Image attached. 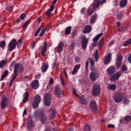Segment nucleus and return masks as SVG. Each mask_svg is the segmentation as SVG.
Wrapping results in <instances>:
<instances>
[{"instance_id": "nucleus-21", "label": "nucleus", "mask_w": 131, "mask_h": 131, "mask_svg": "<svg viewBox=\"0 0 131 131\" xmlns=\"http://www.w3.org/2000/svg\"><path fill=\"white\" fill-rule=\"evenodd\" d=\"M80 65L78 64L75 65L72 71V74L74 75L76 74L78 70L80 68Z\"/></svg>"}, {"instance_id": "nucleus-11", "label": "nucleus", "mask_w": 131, "mask_h": 131, "mask_svg": "<svg viewBox=\"0 0 131 131\" xmlns=\"http://www.w3.org/2000/svg\"><path fill=\"white\" fill-rule=\"evenodd\" d=\"M16 41L15 39H13L9 44L8 50L11 51L16 47Z\"/></svg>"}, {"instance_id": "nucleus-7", "label": "nucleus", "mask_w": 131, "mask_h": 131, "mask_svg": "<svg viewBox=\"0 0 131 131\" xmlns=\"http://www.w3.org/2000/svg\"><path fill=\"white\" fill-rule=\"evenodd\" d=\"M54 90L55 95L58 97H60V95L62 94L63 93V91L61 90L59 86L58 85H57L54 87Z\"/></svg>"}, {"instance_id": "nucleus-58", "label": "nucleus", "mask_w": 131, "mask_h": 131, "mask_svg": "<svg viewBox=\"0 0 131 131\" xmlns=\"http://www.w3.org/2000/svg\"><path fill=\"white\" fill-rule=\"evenodd\" d=\"M72 91L73 94L76 95L77 96L79 97V95L76 93V91L74 89H73Z\"/></svg>"}, {"instance_id": "nucleus-33", "label": "nucleus", "mask_w": 131, "mask_h": 131, "mask_svg": "<svg viewBox=\"0 0 131 131\" xmlns=\"http://www.w3.org/2000/svg\"><path fill=\"white\" fill-rule=\"evenodd\" d=\"M108 88L110 90H114L116 88V86L115 84L111 85L110 84L108 86Z\"/></svg>"}, {"instance_id": "nucleus-30", "label": "nucleus", "mask_w": 131, "mask_h": 131, "mask_svg": "<svg viewBox=\"0 0 131 131\" xmlns=\"http://www.w3.org/2000/svg\"><path fill=\"white\" fill-rule=\"evenodd\" d=\"M52 114L49 116V119L51 120L53 119L56 116V113L55 110H52Z\"/></svg>"}, {"instance_id": "nucleus-8", "label": "nucleus", "mask_w": 131, "mask_h": 131, "mask_svg": "<svg viewBox=\"0 0 131 131\" xmlns=\"http://www.w3.org/2000/svg\"><path fill=\"white\" fill-rule=\"evenodd\" d=\"M95 69L94 68H91V70L92 71L90 74V77L92 81H95L96 78H98V74L96 72H94Z\"/></svg>"}, {"instance_id": "nucleus-24", "label": "nucleus", "mask_w": 131, "mask_h": 131, "mask_svg": "<svg viewBox=\"0 0 131 131\" xmlns=\"http://www.w3.org/2000/svg\"><path fill=\"white\" fill-rule=\"evenodd\" d=\"M91 29L92 28L90 26L86 25L85 27L83 32L84 33H89L91 31Z\"/></svg>"}, {"instance_id": "nucleus-14", "label": "nucleus", "mask_w": 131, "mask_h": 131, "mask_svg": "<svg viewBox=\"0 0 131 131\" xmlns=\"http://www.w3.org/2000/svg\"><path fill=\"white\" fill-rule=\"evenodd\" d=\"M103 33H101L100 34L97 35L93 39V41L95 43H93L92 44V46L94 47L96 46V42L99 39L100 37H101L103 35Z\"/></svg>"}, {"instance_id": "nucleus-43", "label": "nucleus", "mask_w": 131, "mask_h": 131, "mask_svg": "<svg viewBox=\"0 0 131 131\" xmlns=\"http://www.w3.org/2000/svg\"><path fill=\"white\" fill-rule=\"evenodd\" d=\"M57 0H54L53 1V4L51 6L50 9H51V11H52L54 9V5L56 3Z\"/></svg>"}, {"instance_id": "nucleus-29", "label": "nucleus", "mask_w": 131, "mask_h": 131, "mask_svg": "<svg viewBox=\"0 0 131 131\" xmlns=\"http://www.w3.org/2000/svg\"><path fill=\"white\" fill-rule=\"evenodd\" d=\"M127 3V0H121L120 3V6L122 7H125Z\"/></svg>"}, {"instance_id": "nucleus-61", "label": "nucleus", "mask_w": 131, "mask_h": 131, "mask_svg": "<svg viewBox=\"0 0 131 131\" xmlns=\"http://www.w3.org/2000/svg\"><path fill=\"white\" fill-rule=\"evenodd\" d=\"M86 71L87 72V71L88 67V62L87 61L86 62Z\"/></svg>"}, {"instance_id": "nucleus-60", "label": "nucleus", "mask_w": 131, "mask_h": 131, "mask_svg": "<svg viewBox=\"0 0 131 131\" xmlns=\"http://www.w3.org/2000/svg\"><path fill=\"white\" fill-rule=\"evenodd\" d=\"M27 114V110L26 109H25L24 111L23 114V116H24L25 115H26Z\"/></svg>"}, {"instance_id": "nucleus-35", "label": "nucleus", "mask_w": 131, "mask_h": 131, "mask_svg": "<svg viewBox=\"0 0 131 131\" xmlns=\"http://www.w3.org/2000/svg\"><path fill=\"white\" fill-rule=\"evenodd\" d=\"M7 62V61L5 60H3L0 62V68H2L5 65Z\"/></svg>"}, {"instance_id": "nucleus-25", "label": "nucleus", "mask_w": 131, "mask_h": 131, "mask_svg": "<svg viewBox=\"0 0 131 131\" xmlns=\"http://www.w3.org/2000/svg\"><path fill=\"white\" fill-rule=\"evenodd\" d=\"M64 45L63 43V42H59V44L58 46V52L60 53L62 51Z\"/></svg>"}, {"instance_id": "nucleus-5", "label": "nucleus", "mask_w": 131, "mask_h": 131, "mask_svg": "<svg viewBox=\"0 0 131 131\" xmlns=\"http://www.w3.org/2000/svg\"><path fill=\"white\" fill-rule=\"evenodd\" d=\"M124 95L121 94H115L113 96L114 100L116 103H118L123 100Z\"/></svg>"}, {"instance_id": "nucleus-17", "label": "nucleus", "mask_w": 131, "mask_h": 131, "mask_svg": "<svg viewBox=\"0 0 131 131\" xmlns=\"http://www.w3.org/2000/svg\"><path fill=\"white\" fill-rule=\"evenodd\" d=\"M90 109L93 111L96 110L97 108V106L96 102L94 101H92L90 105Z\"/></svg>"}, {"instance_id": "nucleus-22", "label": "nucleus", "mask_w": 131, "mask_h": 131, "mask_svg": "<svg viewBox=\"0 0 131 131\" xmlns=\"http://www.w3.org/2000/svg\"><path fill=\"white\" fill-rule=\"evenodd\" d=\"M80 100V102L83 105H85L86 104L87 101L86 99L84 96H81L80 97H79Z\"/></svg>"}, {"instance_id": "nucleus-18", "label": "nucleus", "mask_w": 131, "mask_h": 131, "mask_svg": "<svg viewBox=\"0 0 131 131\" xmlns=\"http://www.w3.org/2000/svg\"><path fill=\"white\" fill-rule=\"evenodd\" d=\"M121 74V73L119 72H116L112 76L111 78V80L112 81L118 79Z\"/></svg>"}, {"instance_id": "nucleus-26", "label": "nucleus", "mask_w": 131, "mask_h": 131, "mask_svg": "<svg viewBox=\"0 0 131 131\" xmlns=\"http://www.w3.org/2000/svg\"><path fill=\"white\" fill-rule=\"evenodd\" d=\"M104 39L102 38L100 40L98 45V48L99 49H101L102 47L104 44Z\"/></svg>"}, {"instance_id": "nucleus-37", "label": "nucleus", "mask_w": 131, "mask_h": 131, "mask_svg": "<svg viewBox=\"0 0 131 131\" xmlns=\"http://www.w3.org/2000/svg\"><path fill=\"white\" fill-rule=\"evenodd\" d=\"M131 43V38L125 41L123 44V45L125 46H126L129 45Z\"/></svg>"}, {"instance_id": "nucleus-40", "label": "nucleus", "mask_w": 131, "mask_h": 131, "mask_svg": "<svg viewBox=\"0 0 131 131\" xmlns=\"http://www.w3.org/2000/svg\"><path fill=\"white\" fill-rule=\"evenodd\" d=\"M54 80L53 78L51 77L49 81V83L47 86V88L48 89V87H49L51 84H53Z\"/></svg>"}, {"instance_id": "nucleus-53", "label": "nucleus", "mask_w": 131, "mask_h": 131, "mask_svg": "<svg viewBox=\"0 0 131 131\" xmlns=\"http://www.w3.org/2000/svg\"><path fill=\"white\" fill-rule=\"evenodd\" d=\"M107 127L108 128H115V126L113 124H108L107 126Z\"/></svg>"}, {"instance_id": "nucleus-15", "label": "nucleus", "mask_w": 131, "mask_h": 131, "mask_svg": "<svg viewBox=\"0 0 131 131\" xmlns=\"http://www.w3.org/2000/svg\"><path fill=\"white\" fill-rule=\"evenodd\" d=\"M112 54L110 53H108L104 57V63L105 64H107L109 63L111 60Z\"/></svg>"}, {"instance_id": "nucleus-4", "label": "nucleus", "mask_w": 131, "mask_h": 131, "mask_svg": "<svg viewBox=\"0 0 131 131\" xmlns=\"http://www.w3.org/2000/svg\"><path fill=\"white\" fill-rule=\"evenodd\" d=\"M44 98L45 105L47 106H50L51 103L50 100L51 99V95L50 93H45Z\"/></svg>"}, {"instance_id": "nucleus-39", "label": "nucleus", "mask_w": 131, "mask_h": 131, "mask_svg": "<svg viewBox=\"0 0 131 131\" xmlns=\"http://www.w3.org/2000/svg\"><path fill=\"white\" fill-rule=\"evenodd\" d=\"M8 72L6 70L4 72V73L2 75V77L1 79V80L2 81L6 77L7 75L8 74Z\"/></svg>"}, {"instance_id": "nucleus-57", "label": "nucleus", "mask_w": 131, "mask_h": 131, "mask_svg": "<svg viewBox=\"0 0 131 131\" xmlns=\"http://www.w3.org/2000/svg\"><path fill=\"white\" fill-rule=\"evenodd\" d=\"M122 13L119 14L117 16V18L118 19H119L122 17Z\"/></svg>"}, {"instance_id": "nucleus-16", "label": "nucleus", "mask_w": 131, "mask_h": 131, "mask_svg": "<svg viewBox=\"0 0 131 131\" xmlns=\"http://www.w3.org/2000/svg\"><path fill=\"white\" fill-rule=\"evenodd\" d=\"M106 71L108 74L111 76L115 72V68L113 66H111L107 69Z\"/></svg>"}, {"instance_id": "nucleus-38", "label": "nucleus", "mask_w": 131, "mask_h": 131, "mask_svg": "<svg viewBox=\"0 0 131 131\" xmlns=\"http://www.w3.org/2000/svg\"><path fill=\"white\" fill-rule=\"evenodd\" d=\"M83 131H90V126L88 125H85L84 126Z\"/></svg>"}, {"instance_id": "nucleus-27", "label": "nucleus", "mask_w": 131, "mask_h": 131, "mask_svg": "<svg viewBox=\"0 0 131 131\" xmlns=\"http://www.w3.org/2000/svg\"><path fill=\"white\" fill-rule=\"evenodd\" d=\"M48 67V65L45 63L42 64L41 67V69L42 72H45L46 71Z\"/></svg>"}, {"instance_id": "nucleus-32", "label": "nucleus", "mask_w": 131, "mask_h": 131, "mask_svg": "<svg viewBox=\"0 0 131 131\" xmlns=\"http://www.w3.org/2000/svg\"><path fill=\"white\" fill-rule=\"evenodd\" d=\"M94 56V57L95 59V60L96 62L98 60V59L99 58V56L98 54L97 50H96L95 51L94 54H93V56Z\"/></svg>"}, {"instance_id": "nucleus-45", "label": "nucleus", "mask_w": 131, "mask_h": 131, "mask_svg": "<svg viewBox=\"0 0 131 131\" xmlns=\"http://www.w3.org/2000/svg\"><path fill=\"white\" fill-rule=\"evenodd\" d=\"M89 60L90 61L91 65L92 66H93L94 65V63L93 59L91 58H89Z\"/></svg>"}, {"instance_id": "nucleus-20", "label": "nucleus", "mask_w": 131, "mask_h": 131, "mask_svg": "<svg viewBox=\"0 0 131 131\" xmlns=\"http://www.w3.org/2000/svg\"><path fill=\"white\" fill-rule=\"evenodd\" d=\"M16 66L17 72L18 70H19L20 72H22L23 71V67L22 65L20 64H16L15 66L14 70H15V67Z\"/></svg>"}, {"instance_id": "nucleus-59", "label": "nucleus", "mask_w": 131, "mask_h": 131, "mask_svg": "<svg viewBox=\"0 0 131 131\" xmlns=\"http://www.w3.org/2000/svg\"><path fill=\"white\" fill-rule=\"evenodd\" d=\"M86 10V9L85 8H83L81 9V12L82 14H83L84 12Z\"/></svg>"}, {"instance_id": "nucleus-13", "label": "nucleus", "mask_w": 131, "mask_h": 131, "mask_svg": "<svg viewBox=\"0 0 131 131\" xmlns=\"http://www.w3.org/2000/svg\"><path fill=\"white\" fill-rule=\"evenodd\" d=\"M8 100L6 97H3L2 100L1 108L2 109L5 108L8 104Z\"/></svg>"}, {"instance_id": "nucleus-55", "label": "nucleus", "mask_w": 131, "mask_h": 131, "mask_svg": "<svg viewBox=\"0 0 131 131\" xmlns=\"http://www.w3.org/2000/svg\"><path fill=\"white\" fill-rule=\"evenodd\" d=\"M129 102L130 101L129 100L125 98L124 100V103H125L126 104H128Z\"/></svg>"}, {"instance_id": "nucleus-2", "label": "nucleus", "mask_w": 131, "mask_h": 131, "mask_svg": "<svg viewBox=\"0 0 131 131\" xmlns=\"http://www.w3.org/2000/svg\"><path fill=\"white\" fill-rule=\"evenodd\" d=\"M35 118L37 120L39 119V117L41 118V121L43 123H44L46 120L47 116L44 114L42 111H37L35 114Z\"/></svg>"}, {"instance_id": "nucleus-42", "label": "nucleus", "mask_w": 131, "mask_h": 131, "mask_svg": "<svg viewBox=\"0 0 131 131\" xmlns=\"http://www.w3.org/2000/svg\"><path fill=\"white\" fill-rule=\"evenodd\" d=\"M52 11H51V9H50V8L49 9H48L47 11L46 12L45 14H46L48 16H51V12Z\"/></svg>"}, {"instance_id": "nucleus-3", "label": "nucleus", "mask_w": 131, "mask_h": 131, "mask_svg": "<svg viewBox=\"0 0 131 131\" xmlns=\"http://www.w3.org/2000/svg\"><path fill=\"white\" fill-rule=\"evenodd\" d=\"M100 86L98 84H95L93 85L92 94L93 95L97 96L100 93Z\"/></svg>"}, {"instance_id": "nucleus-19", "label": "nucleus", "mask_w": 131, "mask_h": 131, "mask_svg": "<svg viewBox=\"0 0 131 131\" xmlns=\"http://www.w3.org/2000/svg\"><path fill=\"white\" fill-rule=\"evenodd\" d=\"M47 49V44L46 42H45L44 43L43 46L41 50L40 51L42 55L44 56L45 55V52L46 51Z\"/></svg>"}, {"instance_id": "nucleus-54", "label": "nucleus", "mask_w": 131, "mask_h": 131, "mask_svg": "<svg viewBox=\"0 0 131 131\" xmlns=\"http://www.w3.org/2000/svg\"><path fill=\"white\" fill-rule=\"evenodd\" d=\"M25 17V14L24 13H23L21 15L20 17L21 20H23L24 18Z\"/></svg>"}, {"instance_id": "nucleus-50", "label": "nucleus", "mask_w": 131, "mask_h": 131, "mask_svg": "<svg viewBox=\"0 0 131 131\" xmlns=\"http://www.w3.org/2000/svg\"><path fill=\"white\" fill-rule=\"evenodd\" d=\"M41 27H40L35 32V34L34 35V36L35 37H36L37 36V35L39 33V31L41 30Z\"/></svg>"}, {"instance_id": "nucleus-34", "label": "nucleus", "mask_w": 131, "mask_h": 131, "mask_svg": "<svg viewBox=\"0 0 131 131\" xmlns=\"http://www.w3.org/2000/svg\"><path fill=\"white\" fill-rule=\"evenodd\" d=\"M96 17L97 15L96 14H95L93 15L91 18V23L92 24L93 23L95 22Z\"/></svg>"}, {"instance_id": "nucleus-41", "label": "nucleus", "mask_w": 131, "mask_h": 131, "mask_svg": "<svg viewBox=\"0 0 131 131\" xmlns=\"http://www.w3.org/2000/svg\"><path fill=\"white\" fill-rule=\"evenodd\" d=\"M22 43V40L21 39H20L18 41L16 44L17 45V47L18 48H20L21 47Z\"/></svg>"}, {"instance_id": "nucleus-28", "label": "nucleus", "mask_w": 131, "mask_h": 131, "mask_svg": "<svg viewBox=\"0 0 131 131\" xmlns=\"http://www.w3.org/2000/svg\"><path fill=\"white\" fill-rule=\"evenodd\" d=\"M28 129L30 128L31 127H33L34 124L33 122L30 119L28 120Z\"/></svg>"}, {"instance_id": "nucleus-49", "label": "nucleus", "mask_w": 131, "mask_h": 131, "mask_svg": "<svg viewBox=\"0 0 131 131\" xmlns=\"http://www.w3.org/2000/svg\"><path fill=\"white\" fill-rule=\"evenodd\" d=\"M29 20H27L26 22L23 25V27L24 28H26L27 27V26L29 24Z\"/></svg>"}, {"instance_id": "nucleus-63", "label": "nucleus", "mask_w": 131, "mask_h": 131, "mask_svg": "<svg viewBox=\"0 0 131 131\" xmlns=\"http://www.w3.org/2000/svg\"><path fill=\"white\" fill-rule=\"evenodd\" d=\"M49 88L50 89V90H49V92H51L52 90H53V88L51 87L50 86H49V87H48V89L47 88V89L48 90Z\"/></svg>"}, {"instance_id": "nucleus-6", "label": "nucleus", "mask_w": 131, "mask_h": 131, "mask_svg": "<svg viewBox=\"0 0 131 131\" xmlns=\"http://www.w3.org/2000/svg\"><path fill=\"white\" fill-rule=\"evenodd\" d=\"M41 100V98L39 95H37L35 97L34 101L32 104V106L34 108H37Z\"/></svg>"}, {"instance_id": "nucleus-10", "label": "nucleus", "mask_w": 131, "mask_h": 131, "mask_svg": "<svg viewBox=\"0 0 131 131\" xmlns=\"http://www.w3.org/2000/svg\"><path fill=\"white\" fill-rule=\"evenodd\" d=\"M123 59V57L120 54L117 55V61L116 64V67L117 68H118L120 67Z\"/></svg>"}, {"instance_id": "nucleus-9", "label": "nucleus", "mask_w": 131, "mask_h": 131, "mask_svg": "<svg viewBox=\"0 0 131 131\" xmlns=\"http://www.w3.org/2000/svg\"><path fill=\"white\" fill-rule=\"evenodd\" d=\"M82 39L81 40V43L82 45V48L83 49H85L87 44H88L89 39L86 38L85 36H82Z\"/></svg>"}, {"instance_id": "nucleus-52", "label": "nucleus", "mask_w": 131, "mask_h": 131, "mask_svg": "<svg viewBox=\"0 0 131 131\" xmlns=\"http://www.w3.org/2000/svg\"><path fill=\"white\" fill-rule=\"evenodd\" d=\"M127 70V67L125 65H123L122 67V71H125Z\"/></svg>"}, {"instance_id": "nucleus-44", "label": "nucleus", "mask_w": 131, "mask_h": 131, "mask_svg": "<svg viewBox=\"0 0 131 131\" xmlns=\"http://www.w3.org/2000/svg\"><path fill=\"white\" fill-rule=\"evenodd\" d=\"M127 27H121L118 30L119 31H124L126 30L127 29Z\"/></svg>"}, {"instance_id": "nucleus-46", "label": "nucleus", "mask_w": 131, "mask_h": 131, "mask_svg": "<svg viewBox=\"0 0 131 131\" xmlns=\"http://www.w3.org/2000/svg\"><path fill=\"white\" fill-rule=\"evenodd\" d=\"M45 30L43 29L42 30H41V31L40 33L39 34V36L40 37H41L45 33Z\"/></svg>"}, {"instance_id": "nucleus-56", "label": "nucleus", "mask_w": 131, "mask_h": 131, "mask_svg": "<svg viewBox=\"0 0 131 131\" xmlns=\"http://www.w3.org/2000/svg\"><path fill=\"white\" fill-rule=\"evenodd\" d=\"M128 60L129 62L131 63V53H130L128 58Z\"/></svg>"}, {"instance_id": "nucleus-1", "label": "nucleus", "mask_w": 131, "mask_h": 131, "mask_svg": "<svg viewBox=\"0 0 131 131\" xmlns=\"http://www.w3.org/2000/svg\"><path fill=\"white\" fill-rule=\"evenodd\" d=\"M106 1V0H103L101 2V0H95L93 4L88 9L87 11L88 14L89 15H91L94 12V10L98 7L101 3V4L105 3Z\"/></svg>"}, {"instance_id": "nucleus-31", "label": "nucleus", "mask_w": 131, "mask_h": 131, "mask_svg": "<svg viewBox=\"0 0 131 131\" xmlns=\"http://www.w3.org/2000/svg\"><path fill=\"white\" fill-rule=\"evenodd\" d=\"M71 30V27L69 26L67 27L66 29L65 32V34L66 35L70 34V33Z\"/></svg>"}, {"instance_id": "nucleus-64", "label": "nucleus", "mask_w": 131, "mask_h": 131, "mask_svg": "<svg viewBox=\"0 0 131 131\" xmlns=\"http://www.w3.org/2000/svg\"><path fill=\"white\" fill-rule=\"evenodd\" d=\"M35 43H36L34 42H32V48H34L35 47Z\"/></svg>"}, {"instance_id": "nucleus-47", "label": "nucleus", "mask_w": 131, "mask_h": 131, "mask_svg": "<svg viewBox=\"0 0 131 131\" xmlns=\"http://www.w3.org/2000/svg\"><path fill=\"white\" fill-rule=\"evenodd\" d=\"M5 44L6 43L5 41H1L0 44V47H3L5 46Z\"/></svg>"}, {"instance_id": "nucleus-51", "label": "nucleus", "mask_w": 131, "mask_h": 131, "mask_svg": "<svg viewBox=\"0 0 131 131\" xmlns=\"http://www.w3.org/2000/svg\"><path fill=\"white\" fill-rule=\"evenodd\" d=\"M80 60V58L78 56H76L75 58V61L77 63H79Z\"/></svg>"}, {"instance_id": "nucleus-62", "label": "nucleus", "mask_w": 131, "mask_h": 131, "mask_svg": "<svg viewBox=\"0 0 131 131\" xmlns=\"http://www.w3.org/2000/svg\"><path fill=\"white\" fill-rule=\"evenodd\" d=\"M40 74H38L35 76V78H36L39 79L40 78Z\"/></svg>"}, {"instance_id": "nucleus-36", "label": "nucleus", "mask_w": 131, "mask_h": 131, "mask_svg": "<svg viewBox=\"0 0 131 131\" xmlns=\"http://www.w3.org/2000/svg\"><path fill=\"white\" fill-rule=\"evenodd\" d=\"M17 72L16 66V67L15 70H14V74L13 75L12 80L13 81L17 77Z\"/></svg>"}, {"instance_id": "nucleus-48", "label": "nucleus", "mask_w": 131, "mask_h": 131, "mask_svg": "<svg viewBox=\"0 0 131 131\" xmlns=\"http://www.w3.org/2000/svg\"><path fill=\"white\" fill-rule=\"evenodd\" d=\"M125 119L126 121H128L131 120V116H128L125 117Z\"/></svg>"}, {"instance_id": "nucleus-12", "label": "nucleus", "mask_w": 131, "mask_h": 131, "mask_svg": "<svg viewBox=\"0 0 131 131\" xmlns=\"http://www.w3.org/2000/svg\"><path fill=\"white\" fill-rule=\"evenodd\" d=\"M31 87L34 89H36L38 88L39 86L38 81L37 80H33L30 84Z\"/></svg>"}, {"instance_id": "nucleus-23", "label": "nucleus", "mask_w": 131, "mask_h": 131, "mask_svg": "<svg viewBox=\"0 0 131 131\" xmlns=\"http://www.w3.org/2000/svg\"><path fill=\"white\" fill-rule=\"evenodd\" d=\"M29 94L27 91H26L23 95V96L24 99H23V101L24 103H26L27 102L28 100V97Z\"/></svg>"}]
</instances>
